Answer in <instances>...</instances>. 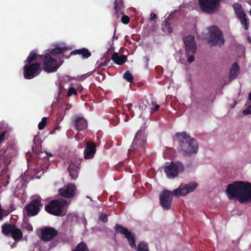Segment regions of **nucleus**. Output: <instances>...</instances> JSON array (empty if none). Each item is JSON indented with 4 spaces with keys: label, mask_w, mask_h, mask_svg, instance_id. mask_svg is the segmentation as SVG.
<instances>
[{
    "label": "nucleus",
    "mask_w": 251,
    "mask_h": 251,
    "mask_svg": "<svg viewBox=\"0 0 251 251\" xmlns=\"http://www.w3.org/2000/svg\"><path fill=\"white\" fill-rule=\"evenodd\" d=\"M183 41L187 53H194L197 48L194 37L191 35L186 36Z\"/></svg>",
    "instance_id": "nucleus-16"
},
{
    "label": "nucleus",
    "mask_w": 251,
    "mask_h": 251,
    "mask_svg": "<svg viewBox=\"0 0 251 251\" xmlns=\"http://www.w3.org/2000/svg\"><path fill=\"white\" fill-rule=\"evenodd\" d=\"M146 103H145L144 102H143L142 104H141L139 107V109L142 110V111H144L145 110L147 107V104H148V103H147L146 102ZM142 113H143V111H142L141 113L140 114V116L141 117L142 116Z\"/></svg>",
    "instance_id": "nucleus-33"
},
{
    "label": "nucleus",
    "mask_w": 251,
    "mask_h": 251,
    "mask_svg": "<svg viewBox=\"0 0 251 251\" xmlns=\"http://www.w3.org/2000/svg\"><path fill=\"white\" fill-rule=\"evenodd\" d=\"M248 40L249 43H251V37H248Z\"/></svg>",
    "instance_id": "nucleus-46"
},
{
    "label": "nucleus",
    "mask_w": 251,
    "mask_h": 251,
    "mask_svg": "<svg viewBox=\"0 0 251 251\" xmlns=\"http://www.w3.org/2000/svg\"><path fill=\"white\" fill-rule=\"evenodd\" d=\"M2 231L3 234L6 235L11 234L15 241L20 240L22 237L21 231L13 225H4L2 227Z\"/></svg>",
    "instance_id": "nucleus-13"
},
{
    "label": "nucleus",
    "mask_w": 251,
    "mask_h": 251,
    "mask_svg": "<svg viewBox=\"0 0 251 251\" xmlns=\"http://www.w3.org/2000/svg\"><path fill=\"white\" fill-rule=\"evenodd\" d=\"M249 99L250 100H251V92H250V93L249 94Z\"/></svg>",
    "instance_id": "nucleus-47"
},
{
    "label": "nucleus",
    "mask_w": 251,
    "mask_h": 251,
    "mask_svg": "<svg viewBox=\"0 0 251 251\" xmlns=\"http://www.w3.org/2000/svg\"><path fill=\"white\" fill-rule=\"evenodd\" d=\"M147 143L145 136L141 131H138L134 137V140L128 150L129 153L131 155L133 152H140L146 147Z\"/></svg>",
    "instance_id": "nucleus-7"
},
{
    "label": "nucleus",
    "mask_w": 251,
    "mask_h": 251,
    "mask_svg": "<svg viewBox=\"0 0 251 251\" xmlns=\"http://www.w3.org/2000/svg\"><path fill=\"white\" fill-rule=\"evenodd\" d=\"M146 102L148 103L149 106H151V105H154V111L157 110L159 107V105L156 104L154 98L151 96H149L146 99Z\"/></svg>",
    "instance_id": "nucleus-26"
},
{
    "label": "nucleus",
    "mask_w": 251,
    "mask_h": 251,
    "mask_svg": "<svg viewBox=\"0 0 251 251\" xmlns=\"http://www.w3.org/2000/svg\"><path fill=\"white\" fill-rule=\"evenodd\" d=\"M144 58L146 59V62L148 63V62H149V57L147 56H145Z\"/></svg>",
    "instance_id": "nucleus-45"
},
{
    "label": "nucleus",
    "mask_w": 251,
    "mask_h": 251,
    "mask_svg": "<svg viewBox=\"0 0 251 251\" xmlns=\"http://www.w3.org/2000/svg\"><path fill=\"white\" fill-rule=\"evenodd\" d=\"M222 0H219V1L220 2Z\"/></svg>",
    "instance_id": "nucleus-54"
},
{
    "label": "nucleus",
    "mask_w": 251,
    "mask_h": 251,
    "mask_svg": "<svg viewBox=\"0 0 251 251\" xmlns=\"http://www.w3.org/2000/svg\"><path fill=\"white\" fill-rule=\"evenodd\" d=\"M73 121L77 130H84L87 127V122L82 117L75 116L74 118Z\"/></svg>",
    "instance_id": "nucleus-20"
},
{
    "label": "nucleus",
    "mask_w": 251,
    "mask_h": 251,
    "mask_svg": "<svg viewBox=\"0 0 251 251\" xmlns=\"http://www.w3.org/2000/svg\"><path fill=\"white\" fill-rule=\"evenodd\" d=\"M45 152H46V153L48 156H50V157L53 156V154H52L51 153L49 152H48V151H46Z\"/></svg>",
    "instance_id": "nucleus-42"
},
{
    "label": "nucleus",
    "mask_w": 251,
    "mask_h": 251,
    "mask_svg": "<svg viewBox=\"0 0 251 251\" xmlns=\"http://www.w3.org/2000/svg\"><path fill=\"white\" fill-rule=\"evenodd\" d=\"M188 55L187 61L189 63L192 62L194 60V53H187Z\"/></svg>",
    "instance_id": "nucleus-35"
},
{
    "label": "nucleus",
    "mask_w": 251,
    "mask_h": 251,
    "mask_svg": "<svg viewBox=\"0 0 251 251\" xmlns=\"http://www.w3.org/2000/svg\"><path fill=\"white\" fill-rule=\"evenodd\" d=\"M233 7L236 16L240 19L241 23L244 26V29L247 30L248 29L249 19L247 17L246 14L243 11L241 4L235 3L233 5Z\"/></svg>",
    "instance_id": "nucleus-14"
},
{
    "label": "nucleus",
    "mask_w": 251,
    "mask_h": 251,
    "mask_svg": "<svg viewBox=\"0 0 251 251\" xmlns=\"http://www.w3.org/2000/svg\"><path fill=\"white\" fill-rule=\"evenodd\" d=\"M73 251H89V250L86 245L81 242L78 244L76 249Z\"/></svg>",
    "instance_id": "nucleus-28"
},
{
    "label": "nucleus",
    "mask_w": 251,
    "mask_h": 251,
    "mask_svg": "<svg viewBox=\"0 0 251 251\" xmlns=\"http://www.w3.org/2000/svg\"><path fill=\"white\" fill-rule=\"evenodd\" d=\"M250 15L251 16V10H250Z\"/></svg>",
    "instance_id": "nucleus-53"
},
{
    "label": "nucleus",
    "mask_w": 251,
    "mask_h": 251,
    "mask_svg": "<svg viewBox=\"0 0 251 251\" xmlns=\"http://www.w3.org/2000/svg\"><path fill=\"white\" fill-rule=\"evenodd\" d=\"M76 186L75 184L69 183L59 189V194L65 198L73 197L75 196Z\"/></svg>",
    "instance_id": "nucleus-15"
},
{
    "label": "nucleus",
    "mask_w": 251,
    "mask_h": 251,
    "mask_svg": "<svg viewBox=\"0 0 251 251\" xmlns=\"http://www.w3.org/2000/svg\"><path fill=\"white\" fill-rule=\"evenodd\" d=\"M123 2L122 0H115V14L114 15V17L116 19H118L119 14H121L123 15Z\"/></svg>",
    "instance_id": "nucleus-22"
},
{
    "label": "nucleus",
    "mask_w": 251,
    "mask_h": 251,
    "mask_svg": "<svg viewBox=\"0 0 251 251\" xmlns=\"http://www.w3.org/2000/svg\"><path fill=\"white\" fill-rule=\"evenodd\" d=\"M129 18L128 16L123 15L122 18V22L125 24H127L129 22Z\"/></svg>",
    "instance_id": "nucleus-36"
},
{
    "label": "nucleus",
    "mask_w": 251,
    "mask_h": 251,
    "mask_svg": "<svg viewBox=\"0 0 251 251\" xmlns=\"http://www.w3.org/2000/svg\"><path fill=\"white\" fill-rule=\"evenodd\" d=\"M46 117H43L42 121L38 124V128L40 130H42L44 128L46 125Z\"/></svg>",
    "instance_id": "nucleus-31"
},
{
    "label": "nucleus",
    "mask_w": 251,
    "mask_h": 251,
    "mask_svg": "<svg viewBox=\"0 0 251 251\" xmlns=\"http://www.w3.org/2000/svg\"><path fill=\"white\" fill-rule=\"evenodd\" d=\"M42 207L43 204H41L40 200H34L25 207L24 213V214L26 213L28 216H34L39 213L40 208Z\"/></svg>",
    "instance_id": "nucleus-11"
},
{
    "label": "nucleus",
    "mask_w": 251,
    "mask_h": 251,
    "mask_svg": "<svg viewBox=\"0 0 251 251\" xmlns=\"http://www.w3.org/2000/svg\"><path fill=\"white\" fill-rule=\"evenodd\" d=\"M124 78L126 80L129 82H132L133 80V77L132 74L129 71H126L124 74Z\"/></svg>",
    "instance_id": "nucleus-29"
},
{
    "label": "nucleus",
    "mask_w": 251,
    "mask_h": 251,
    "mask_svg": "<svg viewBox=\"0 0 251 251\" xmlns=\"http://www.w3.org/2000/svg\"><path fill=\"white\" fill-rule=\"evenodd\" d=\"M184 166L180 162H171L164 167V172L168 178L171 179L177 176L179 173L184 171Z\"/></svg>",
    "instance_id": "nucleus-10"
},
{
    "label": "nucleus",
    "mask_w": 251,
    "mask_h": 251,
    "mask_svg": "<svg viewBox=\"0 0 251 251\" xmlns=\"http://www.w3.org/2000/svg\"><path fill=\"white\" fill-rule=\"evenodd\" d=\"M199 4L201 10L206 13H214L219 7V0H199Z\"/></svg>",
    "instance_id": "nucleus-8"
},
{
    "label": "nucleus",
    "mask_w": 251,
    "mask_h": 251,
    "mask_svg": "<svg viewBox=\"0 0 251 251\" xmlns=\"http://www.w3.org/2000/svg\"><path fill=\"white\" fill-rule=\"evenodd\" d=\"M235 104H236L235 103L234 104H233V106H232L233 107H234Z\"/></svg>",
    "instance_id": "nucleus-51"
},
{
    "label": "nucleus",
    "mask_w": 251,
    "mask_h": 251,
    "mask_svg": "<svg viewBox=\"0 0 251 251\" xmlns=\"http://www.w3.org/2000/svg\"><path fill=\"white\" fill-rule=\"evenodd\" d=\"M115 228L118 232L125 235L131 248L136 249L137 251H149L148 245L144 241L141 242L136 247L134 235L128 231L127 228L118 224L115 226Z\"/></svg>",
    "instance_id": "nucleus-5"
},
{
    "label": "nucleus",
    "mask_w": 251,
    "mask_h": 251,
    "mask_svg": "<svg viewBox=\"0 0 251 251\" xmlns=\"http://www.w3.org/2000/svg\"><path fill=\"white\" fill-rule=\"evenodd\" d=\"M2 209H0V219H1V214Z\"/></svg>",
    "instance_id": "nucleus-48"
},
{
    "label": "nucleus",
    "mask_w": 251,
    "mask_h": 251,
    "mask_svg": "<svg viewBox=\"0 0 251 251\" xmlns=\"http://www.w3.org/2000/svg\"><path fill=\"white\" fill-rule=\"evenodd\" d=\"M100 219L103 223H106L107 221L108 218L106 214H102L100 216Z\"/></svg>",
    "instance_id": "nucleus-34"
},
{
    "label": "nucleus",
    "mask_w": 251,
    "mask_h": 251,
    "mask_svg": "<svg viewBox=\"0 0 251 251\" xmlns=\"http://www.w3.org/2000/svg\"><path fill=\"white\" fill-rule=\"evenodd\" d=\"M243 113L244 115H249L251 114V105L249 106L246 109L244 110L243 111Z\"/></svg>",
    "instance_id": "nucleus-37"
},
{
    "label": "nucleus",
    "mask_w": 251,
    "mask_h": 251,
    "mask_svg": "<svg viewBox=\"0 0 251 251\" xmlns=\"http://www.w3.org/2000/svg\"><path fill=\"white\" fill-rule=\"evenodd\" d=\"M162 29L165 32L171 33L173 32V28L171 26L170 24L166 20H164L162 24Z\"/></svg>",
    "instance_id": "nucleus-27"
},
{
    "label": "nucleus",
    "mask_w": 251,
    "mask_h": 251,
    "mask_svg": "<svg viewBox=\"0 0 251 251\" xmlns=\"http://www.w3.org/2000/svg\"><path fill=\"white\" fill-rule=\"evenodd\" d=\"M64 50V48L56 47L55 48L51 49V50H49V51L51 54L56 55L63 52Z\"/></svg>",
    "instance_id": "nucleus-30"
},
{
    "label": "nucleus",
    "mask_w": 251,
    "mask_h": 251,
    "mask_svg": "<svg viewBox=\"0 0 251 251\" xmlns=\"http://www.w3.org/2000/svg\"><path fill=\"white\" fill-rule=\"evenodd\" d=\"M16 245V242H14L11 246V248H14Z\"/></svg>",
    "instance_id": "nucleus-44"
},
{
    "label": "nucleus",
    "mask_w": 251,
    "mask_h": 251,
    "mask_svg": "<svg viewBox=\"0 0 251 251\" xmlns=\"http://www.w3.org/2000/svg\"><path fill=\"white\" fill-rule=\"evenodd\" d=\"M81 54L84 58H88L91 55V53L88 50L82 49L80 50H76L71 52V54Z\"/></svg>",
    "instance_id": "nucleus-25"
},
{
    "label": "nucleus",
    "mask_w": 251,
    "mask_h": 251,
    "mask_svg": "<svg viewBox=\"0 0 251 251\" xmlns=\"http://www.w3.org/2000/svg\"><path fill=\"white\" fill-rule=\"evenodd\" d=\"M80 160L77 158L73 159L69 164L68 170L70 176L73 179H76L78 176L77 168L80 164Z\"/></svg>",
    "instance_id": "nucleus-17"
},
{
    "label": "nucleus",
    "mask_w": 251,
    "mask_h": 251,
    "mask_svg": "<svg viewBox=\"0 0 251 251\" xmlns=\"http://www.w3.org/2000/svg\"><path fill=\"white\" fill-rule=\"evenodd\" d=\"M6 133V131H2L1 134H0V143L3 142L4 141V137Z\"/></svg>",
    "instance_id": "nucleus-39"
},
{
    "label": "nucleus",
    "mask_w": 251,
    "mask_h": 251,
    "mask_svg": "<svg viewBox=\"0 0 251 251\" xmlns=\"http://www.w3.org/2000/svg\"><path fill=\"white\" fill-rule=\"evenodd\" d=\"M71 107V105H70V104H68V105H66V108H65V109H66V110H68V109H69Z\"/></svg>",
    "instance_id": "nucleus-43"
},
{
    "label": "nucleus",
    "mask_w": 251,
    "mask_h": 251,
    "mask_svg": "<svg viewBox=\"0 0 251 251\" xmlns=\"http://www.w3.org/2000/svg\"><path fill=\"white\" fill-rule=\"evenodd\" d=\"M36 59V53L34 51L31 52L25 60V62L29 64L25 65L24 67V76L25 78L31 79L40 74L41 71L40 64L38 63L30 64Z\"/></svg>",
    "instance_id": "nucleus-4"
},
{
    "label": "nucleus",
    "mask_w": 251,
    "mask_h": 251,
    "mask_svg": "<svg viewBox=\"0 0 251 251\" xmlns=\"http://www.w3.org/2000/svg\"><path fill=\"white\" fill-rule=\"evenodd\" d=\"M235 104H236L235 103L234 104H233V106H232L233 107H234Z\"/></svg>",
    "instance_id": "nucleus-50"
},
{
    "label": "nucleus",
    "mask_w": 251,
    "mask_h": 251,
    "mask_svg": "<svg viewBox=\"0 0 251 251\" xmlns=\"http://www.w3.org/2000/svg\"><path fill=\"white\" fill-rule=\"evenodd\" d=\"M157 17V16L154 13H151L150 15V20H153L154 19H155Z\"/></svg>",
    "instance_id": "nucleus-40"
},
{
    "label": "nucleus",
    "mask_w": 251,
    "mask_h": 251,
    "mask_svg": "<svg viewBox=\"0 0 251 251\" xmlns=\"http://www.w3.org/2000/svg\"><path fill=\"white\" fill-rule=\"evenodd\" d=\"M0 151V168L2 166L7 167L11 162V157L6 152Z\"/></svg>",
    "instance_id": "nucleus-21"
},
{
    "label": "nucleus",
    "mask_w": 251,
    "mask_h": 251,
    "mask_svg": "<svg viewBox=\"0 0 251 251\" xmlns=\"http://www.w3.org/2000/svg\"><path fill=\"white\" fill-rule=\"evenodd\" d=\"M73 94L76 95L77 94V90L73 87H70L68 92L67 95L68 97L71 96Z\"/></svg>",
    "instance_id": "nucleus-32"
},
{
    "label": "nucleus",
    "mask_w": 251,
    "mask_h": 251,
    "mask_svg": "<svg viewBox=\"0 0 251 251\" xmlns=\"http://www.w3.org/2000/svg\"><path fill=\"white\" fill-rule=\"evenodd\" d=\"M96 148L94 143L92 142L86 143V147L84 151V157L85 159H90L94 156L96 153Z\"/></svg>",
    "instance_id": "nucleus-19"
},
{
    "label": "nucleus",
    "mask_w": 251,
    "mask_h": 251,
    "mask_svg": "<svg viewBox=\"0 0 251 251\" xmlns=\"http://www.w3.org/2000/svg\"><path fill=\"white\" fill-rule=\"evenodd\" d=\"M24 228H25L26 230L28 231H32L33 229V228L32 226L28 224H26L24 226Z\"/></svg>",
    "instance_id": "nucleus-38"
},
{
    "label": "nucleus",
    "mask_w": 251,
    "mask_h": 251,
    "mask_svg": "<svg viewBox=\"0 0 251 251\" xmlns=\"http://www.w3.org/2000/svg\"><path fill=\"white\" fill-rule=\"evenodd\" d=\"M226 194L229 200H236L241 203L251 202V183L234 181L227 185Z\"/></svg>",
    "instance_id": "nucleus-1"
},
{
    "label": "nucleus",
    "mask_w": 251,
    "mask_h": 251,
    "mask_svg": "<svg viewBox=\"0 0 251 251\" xmlns=\"http://www.w3.org/2000/svg\"><path fill=\"white\" fill-rule=\"evenodd\" d=\"M57 233L54 228L47 227L42 230L41 238L44 241H49L55 236Z\"/></svg>",
    "instance_id": "nucleus-18"
},
{
    "label": "nucleus",
    "mask_w": 251,
    "mask_h": 251,
    "mask_svg": "<svg viewBox=\"0 0 251 251\" xmlns=\"http://www.w3.org/2000/svg\"><path fill=\"white\" fill-rule=\"evenodd\" d=\"M210 36L208 41L212 45H223L225 40L222 36L221 31L215 26L210 27L209 28Z\"/></svg>",
    "instance_id": "nucleus-9"
},
{
    "label": "nucleus",
    "mask_w": 251,
    "mask_h": 251,
    "mask_svg": "<svg viewBox=\"0 0 251 251\" xmlns=\"http://www.w3.org/2000/svg\"><path fill=\"white\" fill-rule=\"evenodd\" d=\"M68 205L69 203L64 199L55 200L45 205V208L47 212L52 215L62 216L65 214L66 208Z\"/></svg>",
    "instance_id": "nucleus-6"
},
{
    "label": "nucleus",
    "mask_w": 251,
    "mask_h": 251,
    "mask_svg": "<svg viewBox=\"0 0 251 251\" xmlns=\"http://www.w3.org/2000/svg\"><path fill=\"white\" fill-rule=\"evenodd\" d=\"M60 66L57 61L51 57L49 53H46L44 56V67L46 72L51 73L56 72Z\"/></svg>",
    "instance_id": "nucleus-12"
},
{
    "label": "nucleus",
    "mask_w": 251,
    "mask_h": 251,
    "mask_svg": "<svg viewBox=\"0 0 251 251\" xmlns=\"http://www.w3.org/2000/svg\"><path fill=\"white\" fill-rule=\"evenodd\" d=\"M176 136L179 141L180 151L183 155L191 156L197 153L199 147L195 139L185 132L176 133Z\"/></svg>",
    "instance_id": "nucleus-3"
},
{
    "label": "nucleus",
    "mask_w": 251,
    "mask_h": 251,
    "mask_svg": "<svg viewBox=\"0 0 251 251\" xmlns=\"http://www.w3.org/2000/svg\"><path fill=\"white\" fill-rule=\"evenodd\" d=\"M113 61L118 64L122 65L126 61V56L125 55H119L117 52H114L112 56Z\"/></svg>",
    "instance_id": "nucleus-23"
},
{
    "label": "nucleus",
    "mask_w": 251,
    "mask_h": 251,
    "mask_svg": "<svg viewBox=\"0 0 251 251\" xmlns=\"http://www.w3.org/2000/svg\"><path fill=\"white\" fill-rule=\"evenodd\" d=\"M126 107L128 108L129 110H130L131 107H132V104L131 103H128L126 105Z\"/></svg>",
    "instance_id": "nucleus-41"
},
{
    "label": "nucleus",
    "mask_w": 251,
    "mask_h": 251,
    "mask_svg": "<svg viewBox=\"0 0 251 251\" xmlns=\"http://www.w3.org/2000/svg\"><path fill=\"white\" fill-rule=\"evenodd\" d=\"M152 111V108H151V111H150V112L151 113Z\"/></svg>",
    "instance_id": "nucleus-52"
},
{
    "label": "nucleus",
    "mask_w": 251,
    "mask_h": 251,
    "mask_svg": "<svg viewBox=\"0 0 251 251\" xmlns=\"http://www.w3.org/2000/svg\"><path fill=\"white\" fill-rule=\"evenodd\" d=\"M239 73V68L236 62L233 63L230 69L229 77L230 80L234 79L238 75Z\"/></svg>",
    "instance_id": "nucleus-24"
},
{
    "label": "nucleus",
    "mask_w": 251,
    "mask_h": 251,
    "mask_svg": "<svg viewBox=\"0 0 251 251\" xmlns=\"http://www.w3.org/2000/svg\"><path fill=\"white\" fill-rule=\"evenodd\" d=\"M198 184L192 182L189 184L180 185L172 192L169 190H164L160 195V203L164 210H169L171 208L173 195L177 197L186 195L193 192L197 187Z\"/></svg>",
    "instance_id": "nucleus-2"
},
{
    "label": "nucleus",
    "mask_w": 251,
    "mask_h": 251,
    "mask_svg": "<svg viewBox=\"0 0 251 251\" xmlns=\"http://www.w3.org/2000/svg\"><path fill=\"white\" fill-rule=\"evenodd\" d=\"M82 139V137H80V138H79V137H78V139H79V140H81V139Z\"/></svg>",
    "instance_id": "nucleus-49"
}]
</instances>
